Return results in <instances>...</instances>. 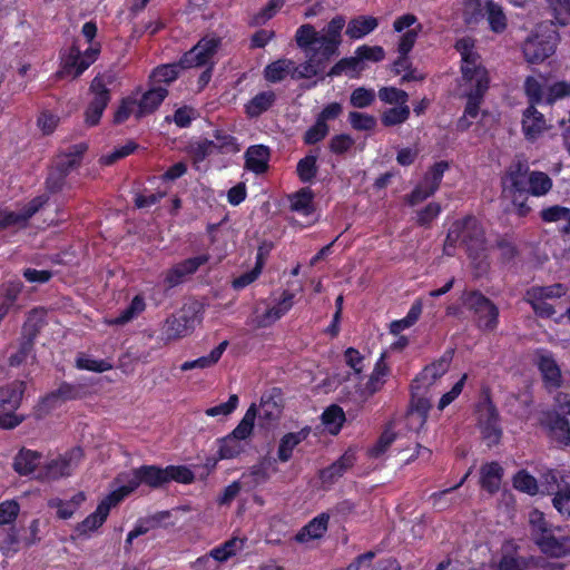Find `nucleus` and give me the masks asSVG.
<instances>
[{
	"mask_svg": "<svg viewBox=\"0 0 570 570\" xmlns=\"http://www.w3.org/2000/svg\"><path fill=\"white\" fill-rule=\"evenodd\" d=\"M345 23L343 16H336L322 31L316 30L309 23L302 24L295 33L296 45L305 56L327 62L332 56L337 53Z\"/></svg>",
	"mask_w": 570,
	"mask_h": 570,
	"instance_id": "1",
	"label": "nucleus"
},
{
	"mask_svg": "<svg viewBox=\"0 0 570 570\" xmlns=\"http://www.w3.org/2000/svg\"><path fill=\"white\" fill-rule=\"evenodd\" d=\"M455 49L461 56L462 80L471 87L469 91L465 90L468 96L465 116L475 118L479 100L488 89V72L481 65L480 56L474 51V41L472 39H459L455 43Z\"/></svg>",
	"mask_w": 570,
	"mask_h": 570,
	"instance_id": "2",
	"label": "nucleus"
},
{
	"mask_svg": "<svg viewBox=\"0 0 570 570\" xmlns=\"http://www.w3.org/2000/svg\"><path fill=\"white\" fill-rule=\"evenodd\" d=\"M120 86V77L115 69L98 73L91 81L90 94L92 98L85 114L86 124L95 126L99 122L104 110L110 101L111 91Z\"/></svg>",
	"mask_w": 570,
	"mask_h": 570,
	"instance_id": "3",
	"label": "nucleus"
},
{
	"mask_svg": "<svg viewBox=\"0 0 570 570\" xmlns=\"http://www.w3.org/2000/svg\"><path fill=\"white\" fill-rule=\"evenodd\" d=\"M559 41V35L552 21L537 26L534 32L524 41L523 55L528 62L539 63L552 56Z\"/></svg>",
	"mask_w": 570,
	"mask_h": 570,
	"instance_id": "4",
	"label": "nucleus"
},
{
	"mask_svg": "<svg viewBox=\"0 0 570 570\" xmlns=\"http://www.w3.org/2000/svg\"><path fill=\"white\" fill-rule=\"evenodd\" d=\"M458 244L463 245L468 252L478 253L484 249V233L475 218L458 220L450 227L444 252L451 254Z\"/></svg>",
	"mask_w": 570,
	"mask_h": 570,
	"instance_id": "5",
	"label": "nucleus"
},
{
	"mask_svg": "<svg viewBox=\"0 0 570 570\" xmlns=\"http://www.w3.org/2000/svg\"><path fill=\"white\" fill-rule=\"evenodd\" d=\"M203 309L198 303L184 305L177 313L168 316L161 327L166 341H176L189 335L203 321Z\"/></svg>",
	"mask_w": 570,
	"mask_h": 570,
	"instance_id": "6",
	"label": "nucleus"
},
{
	"mask_svg": "<svg viewBox=\"0 0 570 570\" xmlns=\"http://www.w3.org/2000/svg\"><path fill=\"white\" fill-rule=\"evenodd\" d=\"M100 49L99 43H94L81 52L79 47L73 45L67 52L61 55L60 69L57 76L76 79L97 60Z\"/></svg>",
	"mask_w": 570,
	"mask_h": 570,
	"instance_id": "7",
	"label": "nucleus"
},
{
	"mask_svg": "<svg viewBox=\"0 0 570 570\" xmlns=\"http://www.w3.org/2000/svg\"><path fill=\"white\" fill-rule=\"evenodd\" d=\"M220 39L216 36H206L202 38L189 51L180 59L183 69L194 67H212L215 63Z\"/></svg>",
	"mask_w": 570,
	"mask_h": 570,
	"instance_id": "8",
	"label": "nucleus"
},
{
	"mask_svg": "<svg viewBox=\"0 0 570 570\" xmlns=\"http://www.w3.org/2000/svg\"><path fill=\"white\" fill-rule=\"evenodd\" d=\"M23 383L14 382L0 389V428L13 429L21 423V417L14 414L21 402Z\"/></svg>",
	"mask_w": 570,
	"mask_h": 570,
	"instance_id": "9",
	"label": "nucleus"
},
{
	"mask_svg": "<svg viewBox=\"0 0 570 570\" xmlns=\"http://www.w3.org/2000/svg\"><path fill=\"white\" fill-rule=\"evenodd\" d=\"M493 0H465L464 19L469 24L487 20L491 30H499V11Z\"/></svg>",
	"mask_w": 570,
	"mask_h": 570,
	"instance_id": "10",
	"label": "nucleus"
},
{
	"mask_svg": "<svg viewBox=\"0 0 570 570\" xmlns=\"http://www.w3.org/2000/svg\"><path fill=\"white\" fill-rule=\"evenodd\" d=\"M464 305L473 311L478 316L480 327L484 330H493L497 325V308L481 293L471 292L463 296Z\"/></svg>",
	"mask_w": 570,
	"mask_h": 570,
	"instance_id": "11",
	"label": "nucleus"
},
{
	"mask_svg": "<svg viewBox=\"0 0 570 570\" xmlns=\"http://www.w3.org/2000/svg\"><path fill=\"white\" fill-rule=\"evenodd\" d=\"M393 29L402 33L397 45L399 55H409L422 31V24L414 14L406 13L395 19Z\"/></svg>",
	"mask_w": 570,
	"mask_h": 570,
	"instance_id": "12",
	"label": "nucleus"
},
{
	"mask_svg": "<svg viewBox=\"0 0 570 570\" xmlns=\"http://www.w3.org/2000/svg\"><path fill=\"white\" fill-rule=\"evenodd\" d=\"M446 168L448 164L444 161L433 165L420 185L409 196L410 205H416L433 195L438 190Z\"/></svg>",
	"mask_w": 570,
	"mask_h": 570,
	"instance_id": "13",
	"label": "nucleus"
},
{
	"mask_svg": "<svg viewBox=\"0 0 570 570\" xmlns=\"http://www.w3.org/2000/svg\"><path fill=\"white\" fill-rule=\"evenodd\" d=\"M535 544L542 553L552 558L570 556V535L562 534L560 528H552L542 538H538Z\"/></svg>",
	"mask_w": 570,
	"mask_h": 570,
	"instance_id": "14",
	"label": "nucleus"
},
{
	"mask_svg": "<svg viewBox=\"0 0 570 570\" xmlns=\"http://www.w3.org/2000/svg\"><path fill=\"white\" fill-rule=\"evenodd\" d=\"M141 483L139 469H134L120 473L114 482V490L109 495V500L117 505L126 497L132 493Z\"/></svg>",
	"mask_w": 570,
	"mask_h": 570,
	"instance_id": "15",
	"label": "nucleus"
},
{
	"mask_svg": "<svg viewBox=\"0 0 570 570\" xmlns=\"http://www.w3.org/2000/svg\"><path fill=\"white\" fill-rule=\"evenodd\" d=\"M47 200L48 197L41 195L33 198L19 212H0V228L26 224L27 220L47 203Z\"/></svg>",
	"mask_w": 570,
	"mask_h": 570,
	"instance_id": "16",
	"label": "nucleus"
},
{
	"mask_svg": "<svg viewBox=\"0 0 570 570\" xmlns=\"http://www.w3.org/2000/svg\"><path fill=\"white\" fill-rule=\"evenodd\" d=\"M82 458V451L78 448L55 460H51L46 466V476L57 479L69 475L78 465Z\"/></svg>",
	"mask_w": 570,
	"mask_h": 570,
	"instance_id": "17",
	"label": "nucleus"
},
{
	"mask_svg": "<svg viewBox=\"0 0 570 570\" xmlns=\"http://www.w3.org/2000/svg\"><path fill=\"white\" fill-rule=\"evenodd\" d=\"M207 262V256L200 255L188 258L168 269L165 274L164 282L167 287L171 288L183 283L185 277L195 273L199 266Z\"/></svg>",
	"mask_w": 570,
	"mask_h": 570,
	"instance_id": "18",
	"label": "nucleus"
},
{
	"mask_svg": "<svg viewBox=\"0 0 570 570\" xmlns=\"http://www.w3.org/2000/svg\"><path fill=\"white\" fill-rule=\"evenodd\" d=\"M538 367L544 385L549 390H556L562 384V374L556 360L549 354H542L538 358Z\"/></svg>",
	"mask_w": 570,
	"mask_h": 570,
	"instance_id": "19",
	"label": "nucleus"
},
{
	"mask_svg": "<svg viewBox=\"0 0 570 570\" xmlns=\"http://www.w3.org/2000/svg\"><path fill=\"white\" fill-rule=\"evenodd\" d=\"M115 507V504L106 497L97 507L96 511L89 514L82 522L77 525V531L79 534H89L94 532L98 528H100L106 521L110 509Z\"/></svg>",
	"mask_w": 570,
	"mask_h": 570,
	"instance_id": "20",
	"label": "nucleus"
},
{
	"mask_svg": "<svg viewBox=\"0 0 570 570\" xmlns=\"http://www.w3.org/2000/svg\"><path fill=\"white\" fill-rule=\"evenodd\" d=\"M330 517L325 513L312 519L295 535V540L299 543H309L311 541L321 539L327 530Z\"/></svg>",
	"mask_w": 570,
	"mask_h": 570,
	"instance_id": "21",
	"label": "nucleus"
},
{
	"mask_svg": "<svg viewBox=\"0 0 570 570\" xmlns=\"http://www.w3.org/2000/svg\"><path fill=\"white\" fill-rule=\"evenodd\" d=\"M522 129L529 139L537 138L547 129L544 116L533 105L529 106L523 112Z\"/></svg>",
	"mask_w": 570,
	"mask_h": 570,
	"instance_id": "22",
	"label": "nucleus"
},
{
	"mask_svg": "<svg viewBox=\"0 0 570 570\" xmlns=\"http://www.w3.org/2000/svg\"><path fill=\"white\" fill-rule=\"evenodd\" d=\"M451 356L444 355L439 361L428 365L419 375L416 382L422 387L432 386L439 379H441L450 367Z\"/></svg>",
	"mask_w": 570,
	"mask_h": 570,
	"instance_id": "23",
	"label": "nucleus"
},
{
	"mask_svg": "<svg viewBox=\"0 0 570 570\" xmlns=\"http://www.w3.org/2000/svg\"><path fill=\"white\" fill-rule=\"evenodd\" d=\"M269 149L263 145L250 146L245 153V167L256 174L264 173L268 167Z\"/></svg>",
	"mask_w": 570,
	"mask_h": 570,
	"instance_id": "24",
	"label": "nucleus"
},
{
	"mask_svg": "<svg viewBox=\"0 0 570 570\" xmlns=\"http://www.w3.org/2000/svg\"><path fill=\"white\" fill-rule=\"evenodd\" d=\"M167 89L157 86L141 96L138 95V117L154 112L167 96Z\"/></svg>",
	"mask_w": 570,
	"mask_h": 570,
	"instance_id": "25",
	"label": "nucleus"
},
{
	"mask_svg": "<svg viewBox=\"0 0 570 570\" xmlns=\"http://www.w3.org/2000/svg\"><path fill=\"white\" fill-rule=\"evenodd\" d=\"M278 471L276 460L273 458H263L259 462L253 465L248 473L244 474L243 478L252 479L254 485H259L267 482L273 474Z\"/></svg>",
	"mask_w": 570,
	"mask_h": 570,
	"instance_id": "26",
	"label": "nucleus"
},
{
	"mask_svg": "<svg viewBox=\"0 0 570 570\" xmlns=\"http://www.w3.org/2000/svg\"><path fill=\"white\" fill-rule=\"evenodd\" d=\"M547 428L552 441L563 446L570 444V423L564 416L559 414L551 415Z\"/></svg>",
	"mask_w": 570,
	"mask_h": 570,
	"instance_id": "27",
	"label": "nucleus"
},
{
	"mask_svg": "<svg viewBox=\"0 0 570 570\" xmlns=\"http://www.w3.org/2000/svg\"><path fill=\"white\" fill-rule=\"evenodd\" d=\"M387 375L389 368L384 362V356L382 355L380 360L376 362L366 383L362 386L361 393L367 396L373 395L374 393L382 389Z\"/></svg>",
	"mask_w": 570,
	"mask_h": 570,
	"instance_id": "28",
	"label": "nucleus"
},
{
	"mask_svg": "<svg viewBox=\"0 0 570 570\" xmlns=\"http://www.w3.org/2000/svg\"><path fill=\"white\" fill-rule=\"evenodd\" d=\"M245 547V539L234 537L223 544L210 550L209 554L205 557L213 558L218 562H225L230 558L235 557L237 553L243 551Z\"/></svg>",
	"mask_w": 570,
	"mask_h": 570,
	"instance_id": "29",
	"label": "nucleus"
},
{
	"mask_svg": "<svg viewBox=\"0 0 570 570\" xmlns=\"http://www.w3.org/2000/svg\"><path fill=\"white\" fill-rule=\"evenodd\" d=\"M308 432V430L303 429L298 432L285 434L278 444L277 459L281 462H287L292 458L294 449L307 438Z\"/></svg>",
	"mask_w": 570,
	"mask_h": 570,
	"instance_id": "30",
	"label": "nucleus"
},
{
	"mask_svg": "<svg viewBox=\"0 0 570 570\" xmlns=\"http://www.w3.org/2000/svg\"><path fill=\"white\" fill-rule=\"evenodd\" d=\"M85 146L77 145L68 148V151L58 155L55 160L57 169L66 175L77 168L81 161Z\"/></svg>",
	"mask_w": 570,
	"mask_h": 570,
	"instance_id": "31",
	"label": "nucleus"
},
{
	"mask_svg": "<svg viewBox=\"0 0 570 570\" xmlns=\"http://www.w3.org/2000/svg\"><path fill=\"white\" fill-rule=\"evenodd\" d=\"M528 161L524 157H517L507 170V178L515 191H525V174Z\"/></svg>",
	"mask_w": 570,
	"mask_h": 570,
	"instance_id": "32",
	"label": "nucleus"
},
{
	"mask_svg": "<svg viewBox=\"0 0 570 570\" xmlns=\"http://www.w3.org/2000/svg\"><path fill=\"white\" fill-rule=\"evenodd\" d=\"M379 22L377 19L370 16H360L352 19L346 28V35L351 39H361L366 35L371 33Z\"/></svg>",
	"mask_w": 570,
	"mask_h": 570,
	"instance_id": "33",
	"label": "nucleus"
},
{
	"mask_svg": "<svg viewBox=\"0 0 570 570\" xmlns=\"http://www.w3.org/2000/svg\"><path fill=\"white\" fill-rule=\"evenodd\" d=\"M528 193L532 196L541 197L547 195L553 186L552 179L543 171H531L525 179Z\"/></svg>",
	"mask_w": 570,
	"mask_h": 570,
	"instance_id": "34",
	"label": "nucleus"
},
{
	"mask_svg": "<svg viewBox=\"0 0 570 570\" xmlns=\"http://www.w3.org/2000/svg\"><path fill=\"white\" fill-rule=\"evenodd\" d=\"M294 61L291 59H278L266 66L264 70L265 79L269 82H279L286 77L292 78Z\"/></svg>",
	"mask_w": 570,
	"mask_h": 570,
	"instance_id": "35",
	"label": "nucleus"
},
{
	"mask_svg": "<svg viewBox=\"0 0 570 570\" xmlns=\"http://www.w3.org/2000/svg\"><path fill=\"white\" fill-rule=\"evenodd\" d=\"M227 347V342H222L218 346L210 351L208 355L202 356L197 360L186 361L180 365L181 371H189L194 368H208L214 366Z\"/></svg>",
	"mask_w": 570,
	"mask_h": 570,
	"instance_id": "36",
	"label": "nucleus"
},
{
	"mask_svg": "<svg viewBox=\"0 0 570 570\" xmlns=\"http://www.w3.org/2000/svg\"><path fill=\"white\" fill-rule=\"evenodd\" d=\"M314 194L309 188H302L295 194L291 195L289 203L292 210L303 215L309 216L314 213Z\"/></svg>",
	"mask_w": 570,
	"mask_h": 570,
	"instance_id": "37",
	"label": "nucleus"
},
{
	"mask_svg": "<svg viewBox=\"0 0 570 570\" xmlns=\"http://www.w3.org/2000/svg\"><path fill=\"white\" fill-rule=\"evenodd\" d=\"M326 63L327 62L312 56H306V61L302 65L297 66L294 62L292 79L299 80L313 78L325 69Z\"/></svg>",
	"mask_w": 570,
	"mask_h": 570,
	"instance_id": "38",
	"label": "nucleus"
},
{
	"mask_svg": "<svg viewBox=\"0 0 570 570\" xmlns=\"http://www.w3.org/2000/svg\"><path fill=\"white\" fill-rule=\"evenodd\" d=\"M131 116H134L136 119L140 118L138 117V92L121 99L120 104L115 110L114 122L122 124Z\"/></svg>",
	"mask_w": 570,
	"mask_h": 570,
	"instance_id": "39",
	"label": "nucleus"
},
{
	"mask_svg": "<svg viewBox=\"0 0 570 570\" xmlns=\"http://www.w3.org/2000/svg\"><path fill=\"white\" fill-rule=\"evenodd\" d=\"M86 497L82 492L75 494L70 500L63 501L61 499H52L49 502L51 508L57 509V514L60 519H69L73 515L77 509L85 502Z\"/></svg>",
	"mask_w": 570,
	"mask_h": 570,
	"instance_id": "40",
	"label": "nucleus"
},
{
	"mask_svg": "<svg viewBox=\"0 0 570 570\" xmlns=\"http://www.w3.org/2000/svg\"><path fill=\"white\" fill-rule=\"evenodd\" d=\"M493 411L494 409L489 402L483 403L480 407L481 431L484 438L492 439L491 443H497L499 435Z\"/></svg>",
	"mask_w": 570,
	"mask_h": 570,
	"instance_id": "41",
	"label": "nucleus"
},
{
	"mask_svg": "<svg viewBox=\"0 0 570 570\" xmlns=\"http://www.w3.org/2000/svg\"><path fill=\"white\" fill-rule=\"evenodd\" d=\"M40 461L41 456L39 453L31 450H22L16 456L14 469L21 475H29L35 472Z\"/></svg>",
	"mask_w": 570,
	"mask_h": 570,
	"instance_id": "42",
	"label": "nucleus"
},
{
	"mask_svg": "<svg viewBox=\"0 0 570 570\" xmlns=\"http://www.w3.org/2000/svg\"><path fill=\"white\" fill-rule=\"evenodd\" d=\"M214 144L217 153L235 155L240 151L242 146L237 138L229 135L225 130L217 129L213 134Z\"/></svg>",
	"mask_w": 570,
	"mask_h": 570,
	"instance_id": "43",
	"label": "nucleus"
},
{
	"mask_svg": "<svg viewBox=\"0 0 570 570\" xmlns=\"http://www.w3.org/2000/svg\"><path fill=\"white\" fill-rule=\"evenodd\" d=\"M275 94L273 91H263L253 97L246 105V112L249 117H257L266 111L274 102Z\"/></svg>",
	"mask_w": 570,
	"mask_h": 570,
	"instance_id": "44",
	"label": "nucleus"
},
{
	"mask_svg": "<svg viewBox=\"0 0 570 570\" xmlns=\"http://www.w3.org/2000/svg\"><path fill=\"white\" fill-rule=\"evenodd\" d=\"M480 484L489 493H495L499 489V464L491 462L482 465L480 471Z\"/></svg>",
	"mask_w": 570,
	"mask_h": 570,
	"instance_id": "45",
	"label": "nucleus"
},
{
	"mask_svg": "<svg viewBox=\"0 0 570 570\" xmlns=\"http://www.w3.org/2000/svg\"><path fill=\"white\" fill-rule=\"evenodd\" d=\"M141 476V483L150 488H158L167 483L166 468L156 465H144L138 468Z\"/></svg>",
	"mask_w": 570,
	"mask_h": 570,
	"instance_id": "46",
	"label": "nucleus"
},
{
	"mask_svg": "<svg viewBox=\"0 0 570 570\" xmlns=\"http://www.w3.org/2000/svg\"><path fill=\"white\" fill-rule=\"evenodd\" d=\"M256 416L257 407L255 404H252L247 409L238 425L232 431L233 438H237L240 441L247 440L253 433Z\"/></svg>",
	"mask_w": 570,
	"mask_h": 570,
	"instance_id": "47",
	"label": "nucleus"
},
{
	"mask_svg": "<svg viewBox=\"0 0 570 570\" xmlns=\"http://www.w3.org/2000/svg\"><path fill=\"white\" fill-rule=\"evenodd\" d=\"M345 420L343 410L337 405L326 409L322 415V422L332 434L338 433Z\"/></svg>",
	"mask_w": 570,
	"mask_h": 570,
	"instance_id": "48",
	"label": "nucleus"
},
{
	"mask_svg": "<svg viewBox=\"0 0 570 570\" xmlns=\"http://www.w3.org/2000/svg\"><path fill=\"white\" fill-rule=\"evenodd\" d=\"M361 70H363V65L358 62V59L356 55L354 53L353 57L344 58L340 60L336 65H334L331 70L328 71L327 76L330 77H336L341 76L342 73L350 75L351 77H354L357 75Z\"/></svg>",
	"mask_w": 570,
	"mask_h": 570,
	"instance_id": "49",
	"label": "nucleus"
},
{
	"mask_svg": "<svg viewBox=\"0 0 570 570\" xmlns=\"http://www.w3.org/2000/svg\"><path fill=\"white\" fill-rule=\"evenodd\" d=\"M566 294V288L562 284H553L549 286H533L527 292V298L547 299L558 298Z\"/></svg>",
	"mask_w": 570,
	"mask_h": 570,
	"instance_id": "50",
	"label": "nucleus"
},
{
	"mask_svg": "<svg viewBox=\"0 0 570 570\" xmlns=\"http://www.w3.org/2000/svg\"><path fill=\"white\" fill-rule=\"evenodd\" d=\"M529 525L533 541L538 538H542L553 527L546 520L544 514L539 510H532L529 513Z\"/></svg>",
	"mask_w": 570,
	"mask_h": 570,
	"instance_id": "51",
	"label": "nucleus"
},
{
	"mask_svg": "<svg viewBox=\"0 0 570 570\" xmlns=\"http://www.w3.org/2000/svg\"><path fill=\"white\" fill-rule=\"evenodd\" d=\"M146 307L145 301L137 295L132 298L130 305L124 309L118 317L110 320L109 324L122 325L136 318Z\"/></svg>",
	"mask_w": 570,
	"mask_h": 570,
	"instance_id": "52",
	"label": "nucleus"
},
{
	"mask_svg": "<svg viewBox=\"0 0 570 570\" xmlns=\"http://www.w3.org/2000/svg\"><path fill=\"white\" fill-rule=\"evenodd\" d=\"M410 116V107L409 105L403 106H394L392 108L386 109L381 117L382 124L384 126H396L403 124L407 120Z\"/></svg>",
	"mask_w": 570,
	"mask_h": 570,
	"instance_id": "53",
	"label": "nucleus"
},
{
	"mask_svg": "<svg viewBox=\"0 0 570 570\" xmlns=\"http://www.w3.org/2000/svg\"><path fill=\"white\" fill-rule=\"evenodd\" d=\"M381 101L393 106L407 105L409 95L406 91L395 87H383L379 90Z\"/></svg>",
	"mask_w": 570,
	"mask_h": 570,
	"instance_id": "54",
	"label": "nucleus"
},
{
	"mask_svg": "<svg viewBox=\"0 0 570 570\" xmlns=\"http://www.w3.org/2000/svg\"><path fill=\"white\" fill-rule=\"evenodd\" d=\"M244 451L243 441L237 438H233V434H228L220 441L219 446V459H233L239 455Z\"/></svg>",
	"mask_w": 570,
	"mask_h": 570,
	"instance_id": "55",
	"label": "nucleus"
},
{
	"mask_svg": "<svg viewBox=\"0 0 570 570\" xmlns=\"http://www.w3.org/2000/svg\"><path fill=\"white\" fill-rule=\"evenodd\" d=\"M180 68L183 67L179 61L178 63L165 65L155 69L151 75L153 82L160 86L161 83H169L174 81L177 78Z\"/></svg>",
	"mask_w": 570,
	"mask_h": 570,
	"instance_id": "56",
	"label": "nucleus"
},
{
	"mask_svg": "<svg viewBox=\"0 0 570 570\" xmlns=\"http://www.w3.org/2000/svg\"><path fill=\"white\" fill-rule=\"evenodd\" d=\"M76 365L80 370L92 372H106L111 368V364L105 360H97L87 354H79L76 358Z\"/></svg>",
	"mask_w": 570,
	"mask_h": 570,
	"instance_id": "57",
	"label": "nucleus"
},
{
	"mask_svg": "<svg viewBox=\"0 0 570 570\" xmlns=\"http://www.w3.org/2000/svg\"><path fill=\"white\" fill-rule=\"evenodd\" d=\"M570 96V82L558 81L549 85L546 88L544 102L552 105L559 99H563Z\"/></svg>",
	"mask_w": 570,
	"mask_h": 570,
	"instance_id": "58",
	"label": "nucleus"
},
{
	"mask_svg": "<svg viewBox=\"0 0 570 570\" xmlns=\"http://www.w3.org/2000/svg\"><path fill=\"white\" fill-rule=\"evenodd\" d=\"M279 414L281 409L274 400L271 397L262 399L259 407L257 409V415L259 420L264 421L265 423H271L277 420Z\"/></svg>",
	"mask_w": 570,
	"mask_h": 570,
	"instance_id": "59",
	"label": "nucleus"
},
{
	"mask_svg": "<svg viewBox=\"0 0 570 570\" xmlns=\"http://www.w3.org/2000/svg\"><path fill=\"white\" fill-rule=\"evenodd\" d=\"M317 173L316 156L308 155L297 164V175L304 183L311 181Z\"/></svg>",
	"mask_w": 570,
	"mask_h": 570,
	"instance_id": "60",
	"label": "nucleus"
},
{
	"mask_svg": "<svg viewBox=\"0 0 570 570\" xmlns=\"http://www.w3.org/2000/svg\"><path fill=\"white\" fill-rule=\"evenodd\" d=\"M354 460V454L346 452L337 462L332 464L328 469L324 470L322 476L324 479H332L341 475L344 471L353 465Z\"/></svg>",
	"mask_w": 570,
	"mask_h": 570,
	"instance_id": "61",
	"label": "nucleus"
},
{
	"mask_svg": "<svg viewBox=\"0 0 570 570\" xmlns=\"http://www.w3.org/2000/svg\"><path fill=\"white\" fill-rule=\"evenodd\" d=\"M570 208L554 205L548 208H543L540 212V217L546 223H557L561 220L569 222Z\"/></svg>",
	"mask_w": 570,
	"mask_h": 570,
	"instance_id": "62",
	"label": "nucleus"
},
{
	"mask_svg": "<svg viewBox=\"0 0 570 570\" xmlns=\"http://www.w3.org/2000/svg\"><path fill=\"white\" fill-rule=\"evenodd\" d=\"M563 485H567V483L563 482L562 478L559 475L556 471H548L547 473L542 474L541 478V487L543 488L542 492H546L547 494L554 495L563 488Z\"/></svg>",
	"mask_w": 570,
	"mask_h": 570,
	"instance_id": "63",
	"label": "nucleus"
},
{
	"mask_svg": "<svg viewBox=\"0 0 570 570\" xmlns=\"http://www.w3.org/2000/svg\"><path fill=\"white\" fill-rule=\"evenodd\" d=\"M553 507L557 511L566 517H570V485H563L552 499Z\"/></svg>",
	"mask_w": 570,
	"mask_h": 570,
	"instance_id": "64",
	"label": "nucleus"
}]
</instances>
